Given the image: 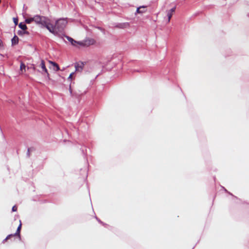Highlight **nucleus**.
Masks as SVG:
<instances>
[{
  "label": "nucleus",
  "instance_id": "423d86ee",
  "mask_svg": "<svg viewBox=\"0 0 249 249\" xmlns=\"http://www.w3.org/2000/svg\"><path fill=\"white\" fill-rule=\"evenodd\" d=\"M129 26V23L128 22L124 23H116L115 25V27L119 29H124L126 28Z\"/></svg>",
  "mask_w": 249,
  "mask_h": 249
},
{
  "label": "nucleus",
  "instance_id": "393cba45",
  "mask_svg": "<svg viewBox=\"0 0 249 249\" xmlns=\"http://www.w3.org/2000/svg\"><path fill=\"white\" fill-rule=\"evenodd\" d=\"M23 33H24V35L25 34V35H29V32L28 31H27L25 30H23Z\"/></svg>",
  "mask_w": 249,
  "mask_h": 249
},
{
  "label": "nucleus",
  "instance_id": "4be33fe9",
  "mask_svg": "<svg viewBox=\"0 0 249 249\" xmlns=\"http://www.w3.org/2000/svg\"><path fill=\"white\" fill-rule=\"evenodd\" d=\"M17 211V207L16 205H14L13 206L12 208V212H16Z\"/></svg>",
  "mask_w": 249,
  "mask_h": 249
},
{
  "label": "nucleus",
  "instance_id": "1a4fd4ad",
  "mask_svg": "<svg viewBox=\"0 0 249 249\" xmlns=\"http://www.w3.org/2000/svg\"><path fill=\"white\" fill-rule=\"evenodd\" d=\"M18 37L16 35H14V37L11 39L12 45L14 46L18 44Z\"/></svg>",
  "mask_w": 249,
  "mask_h": 249
},
{
  "label": "nucleus",
  "instance_id": "cd10ccee",
  "mask_svg": "<svg viewBox=\"0 0 249 249\" xmlns=\"http://www.w3.org/2000/svg\"><path fill=\"white\" fill-rule=\"evenodd\" d=\"M143 10H145V9H143L141 10V11H143Z\"/></svg>",
  "mask_w": 249,
  "mask_h": 249
},
{
  "label": "nucleus",
  "instance_id": "f257e3e1",
  "mask_svg": "<svg viewBox=\"0 0 249 249\" xmlns=\"http://www.w3.org/2000/svg\"><path fill=\"white\" fill-rule=\"evenodd\" d=\"M65 36L71 44L75 47H77V45L82 47H88L94 44L95 42V40L93 38H88L81 41H78L69 36Z\"/></svg>",
  "mask_w": 249,
  "mask_h": 249
},
{
  "label": "nucleus",
  "instance_id": "2eb2a0df",
  "mask_svg": "<svg viewBox=\"0 0 249 249\" xmlns=\"http://www.w3.org/2000/svg\"><path fill=\"white\" fill-rule=\"evenodd\" d=\"M69 89V91H70L71 96V97L74 96V92H73V91H72V90L71 84L70 85Z\"/></svg>",
  "mask_w": 249,
  "mask_h": 249
},
{
  "label": "nucleus",
  "instance_id": "20e7f679",
  "mask_svg": "<svg viewBox=\"0 0 249 249\" xmlns=\"http://www.w3.org/2000/svg\"><path fill=\"white\" fill-rule=\"evenodd\" d=\"M43 16L36 15L33 18H28L25 19V22L27 24H30L32 22L35 21L37 24H40L41 21L42 17Z\"/></svg>",
  "mask_w": 249,
  "mask_h": 249
},
{
  "label": "nucleus",
  "instance_id": "f3484780",
  "mask_svg": "<svg viewBox=\"0 0 249 249\" xmlns=\"http://www.w3.org/2000/svg\"><path fill=\"white\" fill-rule=\"evenodd\" d=\"M25 68H26V66H25V65L24 63H21L20 64V70H21V71H23V70H25Z\"/></svg>",
  "mask_w": 249,
  "mask_h": 249
},
{
  "label": "nucleus",
  "instance_id": "6ab92c4d",
  "mask_svg": "<svg viewBox=\"0 0 249 249\" xmlns=\"http://www.w3.org/2000/svg\"><path fill=\"white\" fill-rule=\"evenodd\" d=\"M17 34L19 36H23L24 35V33H23V30H18L17 32Z\"/></svg>",
  "mask_w": 249,
  "mask_h": 249
},
{
  "label": "nucleus",
  "instance_id": "9b49d317",
  "mask_svg": "<svg viewBox=\"0 0 249 249\" xmlns=\"http://www.w3.org/2000/svg\"><path fill=\"white\" fill-rule=\"evenodd\" d=\"M49 62L54 67V70L55 71H58L60 70L59 66L56 63H55L54 62L51 61H50Z\"/></svg>",
  "mask_w": 249,
  "mask_h": 249
},
{
  "label": "nucleus",
  "instance_id": "f8f14e48",
  "mask_svg": "<svg viewBox=\"0 0 249 249\" xmlns=\"http://www.w3.org/2000/svg\"><path fill=\"white\" fill-rule=\"evenodd\" d=\"M18 27L19 28H20L22 30H25L27 29V25H26L25 23L24 22H20L18 24Z\"/></svg>",
  "mask_w": 249,
  "mask_h": 249
},
{
  "label": "nucleus",
  "instance_id": "39448f33",
  "mask_svg": "<svg viewBox=\"0 0 249 249\" xmlns=\"http://www.w3.org/2000/svg\"><path fill=\"white\" fill-rule=\"evenodd\" d=\"M86 62H78L75 64V71L81 72L83 69L84 66Z\"/></svg>",
  "mask_w": 249,
  "mask_h": 249
},
{
  "label": "nucleus",
  "instance_id": "ddd939ff",
  "mask_svg": "<svg viewBox=\"0 0 249 249\" xmlns=\"http://www.w3.org/2000/svg\"><path fill=\"white\" fill-rule=\"evenodd\" d=\"M16 236L14 234H10L7 236V237L3 240L2 242L4 243L6 240L10 239L11 237Z\"/></svg>",
  "mask_w": 249,
  "mask_h": 249
},
{
  "label": "nucleus",
  "instance_id": "5701e85b",
  "mask_svg": "<svg viewBox=\"0 0 249 249\" xmlns=\"http://www.w3.org/2000/svg\"><path fill=\"white\" fill-rule=\"evenodd\" d=\"M74 73V72H72V73H71L70 74V75H69V77H68V80H69V79L71 80V79H72V75H73V74Z\"/></svg>",
  "mask_w": 249,
  "mask_h": 249
},
{
  "label": "nucleus",
  "instance_id": "7ed1b4c3",
  "mask_svg": "<svg viewBox=\"0 0 249 249\" xmlns=\"http://www.w3.org/2000/svg\"><path fill=\"white\" fill-rule=\"evenodd\" d=\"M67 23L68 22L66 18H59L56 20L55 22V27L56 29H57L58 32L63 31L67 24Z\"/></svg>",
  "mask_w": 249,
  "mask_h": 249
},
{
  "label": "nucleus",
  "instance_id": "9d476101",
  "mask_svg": "<svg viewBox=\"0 0 249 249\" xmlns=\"http://www.w3.org/2000/svg\"><path fill=\"white\" fill-rule=\"evenodd\" d=\"M21 229V221H20V224L18 225V228L17 229V231H16V233H14V235H15V236H18L19 238H20V232Z\"/></svg>",
  "mask_w": 249,
  "mask_h": 249
},
{
  "label": "nucleus",
  "instance_id": "aec40b11",
  "mask_svg": "<svg viewBox=\"0 0 249 249\" xmlns=\"http://www.w3.org/2000/svg\"><path fill=\"white\" fill-rule=\"evenodd\" d=\"M176 6H175L174 7L171 8L168 12L170 13H173V12H174L176 10Z\"/></svg>",
  "mask_w": 249,
  "mask_h": 249
},
{
  "label": "nucleus",
  "instance_id": "a211bd4d",
  "mask_svg": "<svg viewBox=\"0 0 249 249\" xmlns=\"http://www.w3.org/2000/svg\"><path fill=\"white\" fill-rule=\"evenodd\" d=\"M13 21L15 25H17L18 24V18H14Z\"/></svg>",
  "mask_w": 249,
  "mask_h": 249
},
{
  "label": "nucleus",
  "instance_id": "a878e982",
  "mask_svg": "<svg viewBox=\"0 0 249 249\" xmlns=\"http://www.w3.org/2000/svg\"><path fill=\"white\" fill-rule=\"evenodd\" d=\"M78 97L79 95L78 94H77L76 93H74V96H73L72 97L78 98Z\"/></svg>",
  "mask_w": 249,
  "mask_h": 249
},
{
  "label": "nucleus",
  "instance_id": "c85d7f7f",
  "mask_svg": "<svg viewBox=\"0 0 249 249\" xmlns=\"http://www.w3.org/2000/svg\"><path fill=\"white\" fill-rule=\"evenodd\" d=\"M194 248V247L192 249H193Z\"/></svg>",
  "mask_w": 249,
  "mask_h": 249
},
{
  "label": "nucleus",
  "instance_id": "dca6fc26",
  "mask_svg": "<svg viewBox=\"0 0 249 249\" xmlns=\"http://www.w3.org/2000/svg\"><path fill=\"white\" fill-rule=\"evenodd\" d=\"M167 16L168 17V22H169L170 21V19L172 16V14L169 13V12H167Z\"/></svg>",
  "mask_w": 249,
  "mask_h": 249
},
{
  "label": "nucleus",
  "instance_id": "b1692460",
  "mask_svg": "<svg viewBox=\"0 0 249 249\" xmlns=\"http://www.w3.org/2000/svg\"><path fill=\"white\" fill-rule=\"evenodd\" d=\"M30 151L29 150H28V149H27V153H26V155H27V157L29 158L30 156Z\"/></svg>",
  "mask_w": 249,
  "mask_h": 249
},
{
  "label": "nucleus",
  "instance_id": "f03ea898",
  "mask_svg": "<svg viewBox=\"0 0 249 249\" xmlns=\"http://www.w3.org/2000/svg\"><path fill=\"white\" fill-rule=\"evenodd\" d=\"M39 25H41L42 27H45L50 33L54 35L57 34L55 25L53 26L50 23V20L48 18L43 16Z\"/></svg>",
  "mask_w": 249,
  "mask_h": 249
},
{
  "label": "nucleus",
  "instance_id": "4468645a",
  "mask_svg": "<svg viewBox=\"0 0 249 249\" xmlns=\"http://www.w3.org/2000/svg\"><path fill=\"white\" fill-rule=\"evenodd\" d=\"M96 220L98 221V222L100 223H101V224H102L105 227H106L107 226V225L105 223H104L103 222H102L100 219H99L97 217H95Z\"/></svg>",
  "mask_w": 249,
  "mask_h": 249
},
{
  "label": "nucleus",
  "instance_id": "6e6552de",
  "mask_svg": "<svg viewBox=\"0 0 249 249\" xmlns=\"http://www.w3.org/2000/svg\"><path fill=\"white\" fill-rule=\"evenodd\" d=\"M147 7V6L145 5H142L139 6L137 8L135 14L144 13L146 12V10L141 11V9H145Z\"/></svg>",
  "mask_w": 249,
  "mask_h": 249
},
{
  "label": "nucleus",
  "instance_id": "412c9836",
  "mask_svg": "<svg viewBox=\"0 0 249 249\" xmlns=\"http://www.w3.org/2000/svg\"><path fill=\"white\" fill-rule=\"evenodd\" d=\"M28 150H29L31 152H32L33 151H35L36 150V149L35 147H30V148H28Z\"/></svg>",
  "mask_w": 249,
  "mask_h": 249
},
{
  "label": "nucleus",
  "instance_id": "0eeeda50",
  "mask_svg": "<svg viewBox=\"0 0 249 249\" xmlns=\"http://www.w3.org/2000/svg\"><path fill=\"white\" fill-rule=\"evenodd\" d=\"M40 67L42 68L43 71H44L45 73L47 74V77L49 78V74L48 72L47 69L46 68L45 62L43 60H42L41 61Z\"/></svg>",
  "mask_w": 249,
  "mask_h": 249
},
{
  "label": "nucleus",
  "instance_id": "bb28decb",
  "mask_svg": "<svg viewBox=\"0 0 249 249\" xmlns=\"http://www.w3.org/2000/svg\"><path fill=\"white\" fill-rule=\"evenodd\" d=\"M2 41L0 39V47L2 46Z\"/></svg>",
  "mask_w": 249,
  "mask_h": 249
}]
</instances>
